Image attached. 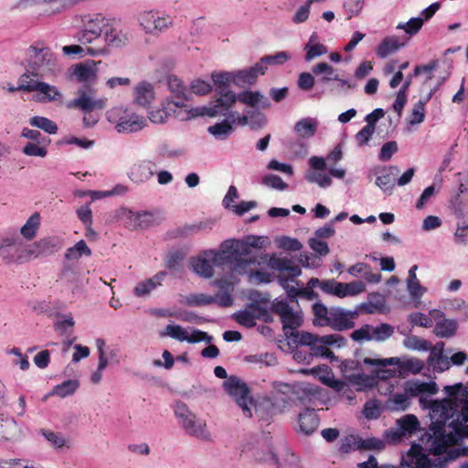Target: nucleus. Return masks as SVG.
Segmentation results:
<instances>
[{
	"label": "nucleus",
	"instance_id": "obj_10",
	"mask_svg": "<svg viewBox=\"0 0 468 468\" xmlns=\"http://www.w3.org/2000/svg\"><path fill=\"white\" fill-rule=\"evenodd\" d=\"M379 468H445V465L442 462L432 463L420 445L412 444L408 452L402 456L399 466L385 464Z\"/></svg>",
	"mask_w": 468,
	"mask_h": 468
},
{
	"label": "nucleus",
	"instance_id": "obj_26",
	"mask_svg": "<svg viewBox=\"0 0 468 468\" xmlns=\"http://www.w3.org/2000/svg\"><path fill=\"white\" fill-rule=\"evenodd\" d=\"M263 239L261 237L250 236L245 240L227 239L223 241V249L238 254H249L251 248H261Z\"/></svg>",
	"mask_w": 468,
	"mask_h": 468
},
{
	"label": "nucleus",
	"instance_id": "obj_6",
	"mask_svg": "<svg viewBox=\"0 0 468 468\" xmlns=\"http://www.w3.org/2000/svg\"><path fill=\"white\" fill-rule=\"evenodd\" d=\"M174 411L180 426L186 434L205 441L212 440V435L207 427L206 421L197 418L185 403L176 402Z\"/></svg>",
	"mask_w": 468,
	"mask_h": 468
},
{
	"label": "nucleus",
	"instance_id": "obj_55",
	"mask_svg": "<svg viewBox=\"0 0 468 468\" xmlns=\"http://www.w3.org/2000/svg\"><path fill=\"white\" fill-rule=\"evenodd\" d=\"M80 383L76 379H69L61 384L56 385L53 388L52 393L60 398H65L67 396L72 395L77 388H79Z\"/></svg>",
	"mask_w": 468,
	"mask_h": 468
},
{
	"label": "nucleus",
	"instance_id": "obj_56",
	"mask_svg": "<svg viewBox=\"0 0 468 468\" xmlns=\"http://www.w3.org/2000/svg\"><path fill=\"white\" fill-rule=\"evenodd\" d=\"M29 123L31 126L39 128L49 134H55L58 131L57 124L46 117L34 116L30 118Z\"/></svg>",
	"mask_w": 468,
	"mask_h": 468
},
{
	"label": "nucleus",
	"instance_id": "obj_3",
	"mask_svg": "<svg viewBox=\"0 0 468 468\" xmlns=\"http://www.w3.org/2000/svg\"><path fill=\"white\" fill-rule=\"evenodd\" d=\"M167 86L172 96L167 98V109L173 112V115L179 121H188L197 117H217L218 112L212 110V102L207 105L190 107L187 101L190 100V92L183 81L175 75L167 78Z\"/></svg>",
	"mask_w": 468,
	"mask_h": 468
},
{
	"label": "nucleus",
	"instance_id": "obj_36",
	"mask_svg": "<svg viewBox=\"0 0 468 468\" xmlns=\"http://www.w3.org/2000/svg\"><path fill=\"white\" fill-rule=\"evenodd\" d=\"M407 393L410 397H427V395H435L437 394L439 388L437 384L434 381L425 382V381H410L408 383L406 389Z\"/></svg>",
	"mask_w": 468,
	"mask_h": 468
},
{
	"label": "nucleus",
	"instance_id": "obj_31",
	"mask_svg": "<svg viewBox=\"0 0 468 468\" xmlns=\"http://www.w3.org/2000/svg\"><path fill=\"white\" fill-rule=\"evenodd\" d=\"M279 284L285 290L288 299L292 303H297V296L305 298L306 300L312 301L317 298V293L308 288H298L289 283V279L283 277V275H278L277 277Z\"/></svg>",
	"mask_w": 468,
	"mask_h": 468
},
{
	"label": "nucleus",
	"instance_id": "obj_30",
	"mask_svg": "<svg viewBox=\"0 0 468 468\" xmlns=\"http://www.w3.org/2000/svg\"><path fill=\"white\" fill-rule=\"evenodd\" d=\"M166 276L167 273L162 271L149 279L138 282L133 288V294L140 298L148 296L154 290L162 285Z\"/></svg>",
	"mask_w": 468,
	"mask_h": 468
},
{
	"label": "nucleus",
	"instance_id": "obj_42",
	"mask_svg": "<svg viewBox=\"0 0 468 468\" xmlns=\"http://www.w3.org/2000/svg\"><path fill=\"white\" fill-rule=\"evenodd\" d=\"M453 389H457L455 392V398L459 399L462 404V408L464 410L463 420L468 421V383L463 385L462 383H456L453 386H445L443 391L448 392L450 395Z\"/></svg>",
	"mask_w": 468,
	"mask_h": 468
},
{
	"label": "nucleus",
	"instance_id": "obj_23",
	"mask_svg": "<svg viewBox=\"0 0 468 468\" xmlns=\"http://www.w3.org/2000/svg\"><path fill=\"white\" fill-rule=\"evenodd\" d=\"M68 108H78L85 113L91 112L94 110H102L106 106V99L94 98L85 90L80 89L78 91V97L68 103Z\"/></svg>",
	"mask_w": 468,
	"mask_h": 468
},
{
	"label": "nucleus",
	"instance_id": "obj_50",
	"mask_svg": "<svg viewBox=\"0 0 468 468\" xmlns=\"http://www.w3.org/2000/svg\"><path fill=\"white\" fill-rule=\"evenodd\" d=\"M83 255L90 256L91 250L88 247L86 242L81 239L78 241L74 246L69 248L65 253V258L68 261H76L81 258Z\"/></svg>",
	"mask_w": 468,
	"mask_h": 468
},
{
	"label": "nucleus",
	"instance_id": "obj_59",
	"mask_svg": "<svg viewBox=\"0 0 468 468\" xmlns=\"http://www.w3.org/2000/svg\"><path fill=\"white\" fill-rule=\"evenodd\" d=\"M453 241L457 245H468V220L461 219L458 221L453 234Z\"/></svg>",
	"mask_w": 468,
	"mask_h": 468
},
{
	"label": "nucleus",
	"instance_id": "obj_17",
	"mask_svg": "<svg viewBox=\"0 0 468 468\" xmlns=\"http://www.w3.org/2000/svg\"><path fill=\"white\" fill-rule=\"evenodd\" d=\"M132 37L130 29L122 27L118 23L108 21V26L105 28L103 39L105 45L102 47L109 48H122L126 46Z\"/></svg>",
	"mask_w": 468,
	"mask_h": 468
},
{
	"label": "nucleus",
	"instance_id": "obj_1",
	"mask_svg": "<svg viewBox=\"0 0 468 468\" xmlns=\"http://www.w3.org/2000/svg\"><path fill=\"white\" fill-rule=\"evenodd\" d=\"M444 393L447 398L430 399L428 397L420 398V406L429 410L431 419V434L427 435L424 445L427 451L434 455L448 454L446 460H454L461 452L454 449L448 452L452 446L458 444L463 439V431L468 421H464V410L461 401L455 398L457 389Z\"/></svg>",
	"mask_w": 468,
	"mask_h": 468
},
{
	"label": "nucleus",
	"instance_id": "obj_25",
	"mask_svg": "<svg viewBox=\"0 0 468 468\" xmlns=\"http://www.w3.org/2000/svg\"><path fill=\"white\" fill-rule=\"evenodd\" d=\"M341 371L345 378L352 384L367 386L370 384V378L364 374L360 363L354 359H346L341 364Z\"/></svg>",
	"mask_w": 468,
	"mask_h": 468
},
{
	"label": "nucleus",
	"instance_id": "obj_7",
	"mask_svg": "<svg viewBox=\"0 0 468 468\" xmlns=\"http://www.w3.org/2000/svg\"><path fill=\"white\" fill-rule=\"evenodd\" d=\"M229 250L223 249V242L219 250H206L197 257L192 259L191 267L197 275L209 279L214 274L213 266H222L229 258Z\"/></svg>",
	"mask_w": 468,
	"mask_h": 468
},
{
	"label": "nucleus",
	"instance_id": "obj_13",
	"mask_svg": "<svg viewBox=\"0 0 468 468\" xmlns=\"http://www.w3.org/2000/svg\"><path fill=\"white\" fill-rule=\"evenodd\" d=\"M161 336H169L177 341H186L191 344L199 342L210 344L213 341V337L208 335L206 332L195 328H190V332H188L187 329L181 325L174 324H167L165 331L161 333Z\"/></svg>",
	"mask_w": 468,
	"mask_h": 468
},
{
	"label": "nucleus",
	"instance_id": "obj_39",
	"mask_svg": "<svg viewBox=\"0 0 468 468\" xmlns=\"http://www.w3.org/2000/svg\"><path fill=\"white\" fill-rule=\"evenodd\" d=\"M318 127V122L312 117H306L299 120L294 124V132L300 138L313 137Z\"/></svg>",
	"mask_w": 468,
	"mask_h": 468
},
{
	"label": "nucleus",
	"instance_id": "obj_47",
	"mask_svg": "<svg viewBox=\"0 0 468 468\" xmlns=\"http://www.w3.org/2000/svg\"><path fill=\"white\" fill-rule=\"evenodd\" d=\"M457 330V323L452 319H443L436 323L433 332L440 337H451Z\"/></svg>",
	"mask_w": 468,
	"mask_h": 468
},
{
	"label": "nucleus",
	"instance_id": "obj_34",
	"mask_svg": "<svg viewBox=\"0 0 468 468\" xmlns=\"http://www.w3.org/2000/svg\"><path fill=\"white\" fill-rule=\"evenodd\" d=\"M62 52L66 56H79L80 58L90 55L92 57H104L110 54L106 47H88L86 48L80 45H69L62 48Z\"/></svg>",
	"mask_w": 468,
	"mask_h": 468
},
{
	"label": "nucleus",
	"instance_id": "obj_58",
	"mask_svg": "<svg viewBox=\"0 0 468 468\" xmlns=\"http://www.w3.org/2000/svg\"><path fill=\"white\" fill-rule=\"evenodd\" d=\"M293 391L296 394L303 393V396L299 397L300 399H311V398L316 397L319 394V388L308 382H301L293 387Z\"/></svg>",
	"mask_w": 468,
	"mask_h": 468
},
{
	"label": "nucleus",
	"instance_id": "obj_11",
	"mask_svg": "<svg viewBox=\"0 0 468 468\" xmlns=\"http://www.w3.org/2000/svg\"><path fill=\"white\" fill-rule=\"evenodd\" d=\"M24 242L16 229L0 235V256L6 263L21 261Z\"/></svg>",
	"mask_w": 468,
	"mask_h": 468
},
{
	"label": "nucleus",
	"instance_id": "obj_9",
	"mask_svg": "<svg viewBox=\"0 0 468 468\" xmlns=\"http://www.w3.org/2000/svg\"><path fill=\"white\" fill-rule=\"evenodd\" d=\"M225 390L237 402L246 417L252 416L251 409L254 406L247 385L237 377H230L223 384Z\"/></svg>",
	"mask_w": 468,
	"mask_h": 468
},
{
	"label": "nucleus",
	"instance_id": "obj_57",
	"mask_svg": "<svg viewBox=\"0 0 468 468\" xmlns=\"http://www.w3.org/2000/svg\"><path fill=\"white\" fill-rule=\"evenodd\" d=\"M403 345L408 349L418 351H428L431 346V342L417 335L407 336L403 340Z\"/></svg>",
	"mask_w": 468,
	"mask_h": 468
},
{
	"label": "nucleus",
	"instance_id": "obj_28",
	"mask_svg": "<svg viewBox=\"0 0 468 468\" xmlns=\"http://www.w3.org/2000/svg\"><path fill=\"white\" fill-rule=\"evenodd\" d=\"M444 343L438 342L431 346L428 365L434 372H443L451 367L449 357L443 355Z\"/></svg>",
	"mask_w": 468,
	"mask_h": 468
},
{
	"label": "nucleus",
	"instance_id": "obj_62",
	"mask_svg": "<svg viewBox=\"0 0 468 468\" xmlns=\"http://www.w3.org/2000/svg\"><path fill=\"white\" fill-rule=\"evenodd\" d=\"M386 305L384 296L378 293H372L369 295L368 303L365 306L367 313L374 314L376 312H383Z\"/></svg>",
	"mask_w": 468,
	"mask_h": 468
},
{
	"label": "nucleus",
	"instance_id": "obj_14",
	"mask_svg": "<svg viewBox=\"0 0 468 468\" xmlns=\"http://www.w3.org/2000/svg\"><path fill=\"white\" fill-rule=\"evenodd\" d=\"M157 163L152 158H144L133 163L128 172V178L136 185L145 184L156 174Z\"/></svg>",
	"mask_w": 468,
	"mask_h": 468
},
{
	"label": "nucleus",
	"instance_id": "obj_60",
	"mask_svg": "<svg viewBox=\"0 0 468 468\" xmlns=\"http://www.w3.org/2000/svg\"><path fill=\"white\" fill-rule=\"evenodd\" d=\"M313 72L316 75L324 74L322 79L323 82L338 80L335 69L326 62H320L313 68Z\"/></svg>",
	"mask_w": 468,
	"mask_h": 468
},
{
	"label": "nucleus",
	"instance_id": "obj_4",
	"mask_svg": "<svg viewBox=\"0 0 468 468\" xmlns=\"http://www.w3.org/2000/svg\"><path fill=\"white\" fill-rule=\"evenodd\" d=\"M23 65L40 78L56 77L62 70L57 56L42 42H35L26 49Z\"/></svg>",
	"mask_w": 468,
	"mask_h": 468
},
{
	"label": "nucleus",
	"instance_id": "obj_22",
	"mask_svg": "<svg viewBox=\"0 0 468 468\" xmlns=\"http://www.w3.org/2000/svg\"><path fill=\"white\" fill-rule=\"evenodd\" d=\"M357 316L356 311H347L340 307H332L329 313L327 326L343 331L354 327V319Z\"/></svg>",
	"mask_w": 468,
	"mask_h": 468
},
{
	"label": "nucleus",
	"instance_id": "obj_49",
	"mask_svg": "<svg viewBox=\"0 0 468 468\" xmlns=\"http://www.w3.org/2000/svg\"><path fill=\"white\" fill-rule=\"evenodd\" d=\"M48 5L45 10L48 15L58 14L66 11L71 6L82 2L83 0H42Z\"/></svg>",
	"mask_w": 468,
	"mask_h": 468
},
{
	"label": "nucleus",
	"instance_id": "obj_41",
	"mask_svg": "<svg viewBox=\"0 0 468 468\" xmlns=\"http://www.w3.org/2000/svg\"><path fill=\"white\" fill-rule=\"evenodd\" d=\"M63 245V239L58 236L47 237L36 243L38 250L44 254H53L61 250Z\"/></svg>",
	"mask_w": 468,
	"mask_h": 468
},
{
	"label": "nucleus",
	"instance_id": "obj_64",
	"mask_svg": "<svg viewBox=\"0 0 468 468\" xmlns=\"http://www.w3.org/2000/svg\"><path fill=\"white\" fill-rule=\"evenodd\" d=\"M393 332L394 328L388 324H380L379 325L373 326V340L378 342L385 341L392 335Z\"/></svg>",
	"mask_w": 468,
	"mask_h": 468
},
{
	"label": "nucleus",
	"instance_id": "obj_46",
	"mask_svg": "<svg viewBox=\"0 0 468 468\" xmlns=\"http://www.w3.org/2000/svg\"><path fill=\"white\" fill-rule=\"evenodd\" d=\"M399 172L397 166H390L388 172L381 174L376 178V185L386 194L390 195L395 186L392 176Z\"/></svg>",
	"mask_w": 468,
	"mask_h": 468
},
{
	"label": "nucleus",
	"instance_id": "obj_63",
	"mask_svg": "<svg viewBox=\"0 0 468 468\" xmlns=\"http://www.w3.org/2000/svg\"><path fill=\"white\" fill-rule=\"evenodd\" d=\"M41 434L45 437V439L50 442L52 446L57 449L62 448L64 446L69 447L68 444V441L62 436L61 433L54 432L48 430H41Z\"/></svg>",
	"mask_w": 468,
	"mask_h": 468
},
{
	"label": "nucleus",
	"instance_id": "obj_61",
	"mask_svg": "<svg viewBox=\"0 0 468 468\" xmlns=\"http://www.w3.org/2000/svg\"><path fill=\"white\" fill-rule=\"evenodd\" d=\"M422 26V17H411L406 23H399L396 28L399 30H404L410 36H414L421 29Z\"/></svg>",
	"mask_w": 468,
	"mask_h": 468
},
{
	"label": "nucleus",
	"instance_id": "obj_21",
	"mask_svg": "<svg viewBox=\"0 0 468 468\" xmlns=\"http://www.w3.org/2000/svg\"><path fill=\"white\" fill-rule=\"evenodd\" d=\"M397 428L386 431V437L393 441L411 436L420 430V421L413 414H407L396 421Z\"/></svg>",
	"mask_w": 468,
	"mask_h": 468
},
{
	"label": "nucleus",
	"instance_id": "obj_43",
	"mask_svg": "<svg viewBox=\"0 0 468 468\" xmlns=\"http://www.w3.org/2000/svg\"><path fill=\"white\" fill-rule=\"evenodd\" d=\"M40 214L33 213L20 229V234L27 240L33 239L40 227Z\"/></svg>",
	"mask_w": 468,
	"mask_h": 468
},
{
	"label": "nucleus",
	"instance_id": "obj_19",
	"mask_svg": "<svg viewBox=\"0 0 468 468\" xmlns=\"http://www.w3.org/2000/svg\"><path fill=\"white\" fill-rule=\"evenodd\" d=\"M363 363L367 366L374 367L372 374L375 378L387 380L397 375L396 368H388L390 366H400V359L399 357L389 358H369L363 359Z\"/></svg>",
	"mask_w": 468,
	"mask_h": 468
},
{
	"label": "nucleus",
	"instance_id": "obj_35",
	"mask_svg": "<svg viewBox=\"0 0 468 468\" xmlns=\"http://www.w3.org/2000/svg\"><path fill=\"white\" fill-rule=\"evenodd\" d=\"M184 152L172 145L167 142L159 143L154 150V156L152 158L157 163V165H162L166 160H173L182 156Z\"/></svg>",
	"mask_w": 468,
	"mask_h": 468
},
{
	"label": "nucleus",
	"instance_id": "obj_51",
	"mask_svg": "<svg viewBox=\"0 0 468 468\" xmlns=\"http://www.w3.org/2000/svg\"><path fill=\"white\" fill-rule=\"evenodd\" d=\"M37 91L40 95H42V101H59L63 98L62 93L58 90V89L56 86L50 85L44 81L40 83Z\"/></svg>",
	"mask_w": 468,
	"mask_h": 468
},
{
	"label": "nucleus",
	"instance_id": "obj_8",
	"mask_svg": "<svg viewBox=\"0 0 468 468\" xmlns=\"http://www.w3.org/2000/svg\"><path fill=\"white\" fill-rule=\"evenodd\" d=\"M80 30L77 35L81 44H91L104 35L109 19L101 14H85L77 18Z\"/></svg>",
	"mask_w": 468,
	"mask_h": 468
},
{
	"label": "nucleus",
	"instance_id": "obj_44",
	"mask_svg": "<svg viewBox=\"0 0 468 468\" xmlns=\"http://www.w3.org/2000/svg\"><path fill=\"white\" fill-rule=\"evenodd\" d=\"M154 99V90L151 84L147 82L139 83L134 90V100L142 106H148Z\"/></svg>",
	"mask_w": 468,
	"mask_h": 468
},
{
	"label": "nucleus",
	"instance_id": "obj_16",
	"mask_svg": "<svg viewBox=\"0 0 468 468\" xmlns=\"http://www.w3.org/2000/svg\"><path fill=\"white\" fill-rule=\"evenodd\" d=\"M118 218L131 229H144L151 226L154 221V216L149 211H134L128 207H122L117 213Z\"/></svg>",
	"mask_w": 468,
	"mask_h": 468
},
{
	"label": "nucleus",
	"instance_id": "obj_12",
	"mask_svg": "<svg viewBox=\"0 0 468 468\" xmlns=\"http://www.w3.org/2000/svg\"><path fill=\"white\" fill-rule=\"evenodd\" d=\"M138 23L146 34L157 35L173 26L174 19L169 15L160 16L153 11H144L138 16Z\"/></svg>",
	"mask_w": 468,
	"mask_h": 468
},
{
	"label": "nucleus",
	"instance_id": "obj_38",
	"mask_svg": "<svg viewBox=\"0 0 468 468\" xmlns=\"http://www.w3.org/2000/svg\"><path fill=\"white\" fill-rule=\"evenodd\" d=\"M300 431L309 435L312 434L319 425V418L314 410L306 409L299 414Z\"/></svg>",
	"mask_w": 468,
	"mask_h": 468
},
{
	"label": "nucleus",
	"instance_id": "obj_48",
	"mask_svg": "<svg viewBox=\"0 0 468 468\" xmlns=\"http://www.w3.org/2000/svg\"><path fill=\"white\" fill-rule=\"evenodd\" d=\"M312 309L314 314V324L317 326H327L331 308L328 309L321 302H316L313 304Z\"/></svg>",
	"mask_w": 468,
	"mask_h": 468
},
{
	"label": "nucleus",
	"instance_id": "obj_32",
	"mask_svg": "<svg viewBox=\"0 0 468 468\" xmlns=\"http://www.w3.org/2000/svg\"><path fill=\"white\" fill-rule=\"evenodd\" d=\"M229 255V258L226 261V263H229L230 265V269L239 273V274H250V265L251 264H260V262L257 261L255 258H244L245 256H248L249 254H238L234 253L232 251H229L228 253Z\"/></svg>",
	"mask_w": 468,
	"mask_h": 468
},
{
	"label": "nucleus",
	"instance_id": "obj_33",
	"mask_svg": "<svg viewBox=\"0 0 468 468\" xmlns=\"http://www.w3.org/2000/svg\"><path fill=\"white\" fill-rule=\"evenodd\" d=\"M264 69L261 68L259 61L250 68L234 71V84L243 86L255 83L259 76L263 75Z\"/></svg>",
	"mask_w": 468,
	"mask_h": 468
},
{
	"label": "nucleus",
	"instance_id": "obj_29",
	"mask_svg": "<svg viewBox=\"0 0 468 468\" xmlns=\"http://www.w3.org/2000/svg\"><path fill=\"white\" fill-rule=\"evenodd\" d=\"M224 116L226 117L225 120L207 128L208 133L219 141H224L231 135L236 122L235 114L230 110Z\"/></svg>",
	"mask_w": 468,
	"mask_h": 468
},
{
	"label": "nucleus",
	"instance_id": "obj_15",
	"mask_svg": "<svg viewBox=\"0 0 468 468\" xmlns=\"http://www.w3.org/2000/svg\"><path fill=\"white\" fill-rule=\"evenodd\" d=\"M101 61L86 60L72 65L69 70V79L83 84H92L98 79V65Z\"/></svg>",
	"mask_w": 468,
	"mask_h": 468
},
{
	"label": "nucleus",
	"instance_id": "obj_20",
	"mask_svg": "<svg viewBox=\"0 0 468 468\" xmlns=\"http://www.w3.org/2000/svg\"><path fill=\"white\" fill-rule=\"evenodd\" d=\"M268 265L271 269L280 271L279 275H283L284 278L289 279V283L295 282L299 286V282L295 278L302 274L300 267L290 258L271 256L269 260Z\"/></svg>",
	"mask_w": 468,
	"mask_h": 468
},
{
	"label": "nucleus",
	"instance_id": "obj_52",
	"mask_svg": "<svg viewBox=\"0 0 468 468\" xmlns=\"http://www.w3.org/2000/svg\"><path fill=\"white\" fill-rule=\"evenodd\" d=\"M33 73L29 72L27 69H25V72L20 76L18 80L17 89L25 91H37L42 81L35 80Z\"/></svg>",
	"mask_w": 468,
	"mask_h": 468
},
{
	"label": "nucleus",
	"instance_id": "obj_37",
	"mask_svg": "<svg viewBox=\"0 0 468 468\" xmlns=\"http://www.w3.org/2000/svg\"><path fill=\"white\" fill-rule=\"evenodd\" d=\"M405 45L397 36H388L382 39L376 48V54L381 58L397 52Z\"/></svg>",
	"mask_w": 468,
	"mask_h": 468
},
{
	"label": "nucleus",
	"instance_id": "obj_2",
	"mask_svg": "<svg viewBox=\"0 0 468 468\" xmlns=\"http://www.w3.org/2000/svg\"><path fill=\"white\" fill-rule=\"evenodd\" d=\"M272 311L280 316L289 340L296 346L308 347L293 351L292 357L299 363L310 364L314 356L333 358L334 353L328 346H341L345 344V339L339 335L319 336L306 331H295L303 323L302 313L290 306L286 299H276L272 303Z\"/></svg>",
	"mask_w": 468,
	"mask_h": 468
},
{
	"label": "nucleus",
	"instance_id": "obj_24",
	"mask_svg": "<svg viewBox=\"0 0 468 468\" xmlns=\"http://www.w3.org/2000/svg\"><path fill=\"white\" fill-rule=\"evenodd\" d=\"M266 308L258 303H250L244 310H240L233 314L234 319L240 325L248 328L254 327L258 319L267 315Z\"/></svg>",
	"mask_w": 468,
	"mask_h": 468
},
{
	"label": "nucleus",
	"instance_id": "obj_53",
	"mask_svg": "<svg viewBox=\"0 0 468 468\" xmlns=\"http://www.w3.org/2000/svg\"><path fill=\"white\" fill-rule=\"evenodd\" d=\"M291 54L287 51H280L274 55H269L262 57L259 63L261 68L264 69V72L267 70V65H282L291 58Z\"/></svg>",
	"mask_w": 468,
	"mask_h": 468
},
{
	"label": "nucleus",
	"instance_id": "obj_45",
	"mask_svg": "<svg viewBox=\"0 0 468 468\" xmlns=\"http://www.w3.org/2000/svg\"><path fill=\"white\" fill-rule=\"evenodd\" d=\"M337 297L344 298L346 296L357 295L366 290L365 283L361 281H354L351 282L344 283L339 282Z\"/></svg>",
	"mask_w": 468,
	"mask_h": 468
},
{
	"label": "nucleus",
	"instance_id": "obj_18",
	"mask_svg": "<svg viewBox=\"0 0 468 468\" xmlns=\"http://www.w3.org/2000/svg\"><path fill=\"white\" fill-rule=\"evenodd\" d=\"M308 164L313 171H308L304 178L309 183L317 184L322 188H327L332 185V179L330 176L324 173L327 168L326 162L324 157L312 156L308 160Z\"/></svg>",
	"mask_w": 468,
	"mask_h": 468
},
{
	"label": "nucleus",
	"instance_id": "obj_54",
	"mask_svg": "<svg viewBox=\"0 0 468 468\" xmlns=\"http://www.w3.org/2000/svg\"><path fill=\"white\" fill-rule=\"evenodd\" d=\"M410 395L407 393L393 394L388 400V406L392 410H405L410 404Z\"/></svg>",
	"mask_w": 468,
	"mask_h": 468
},
{
	"label": "nucleus",
	"instance_id": "obj_27",
	"mask_svg": "<svg viewBox=\"0 0 468 468\" xmlns=\"http://www.w3.org/2000/svg\"><path fill=\"white\" fill-rule=\"evenodd\" d=\"M146 125V120L133 112H124L121 116L115 125V129L119 133H136Z\"/></svg>",
	"mask_w": 468,
	"mask_h": 468
},
{
	"label": "nucleus",
	"instance_id": "obj_5",
	"mask_svg": "<svg viewBox=\"0 0 468 468\" xmlns=\"http://www.w3.org/2000/svg\"><path fill=\"white\" fill-rule=\"evenodd\" d=\"M237 101H240L250 107L261 106L262 108H269L271 105L268 98L258 90H245L239 94L228 90L212 101V110L218 112L217 116L227 115V112L231 110Z\"/></svg>",
	"mask_w": 468,
	"mask_h": 468
},
{
	"label": "nucleus",
	"instance_id": "obj_40",
	"mask_svg": "<svg viewBox=\"0 0 468 468\" xmlns=\"http://www.w3.org/2000/svg\"><path fill=\"white\" fill-rule=\"evenodd\" d=\"M406 286L414 306L419 307L421 303V297L427 292V288L420 284L418 277L407 278Z\"/></svg>",
	"mask_w": 468,
	"mask_h": 468
}]
</instances>
